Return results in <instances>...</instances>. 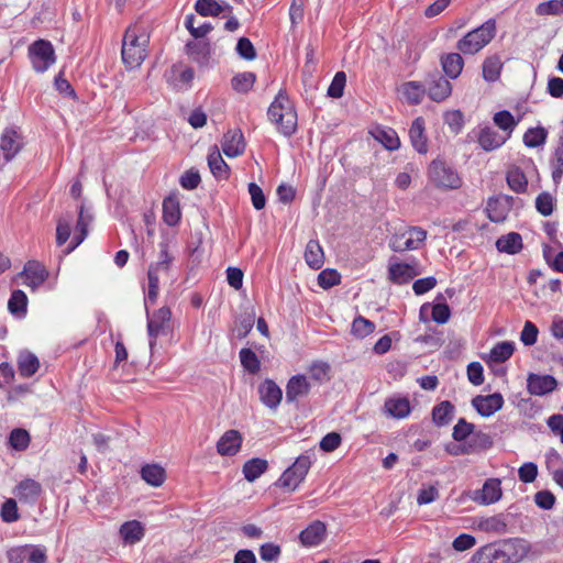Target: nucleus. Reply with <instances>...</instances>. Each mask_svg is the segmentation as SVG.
<instances>
[{
    "label": "nucleus",
    "mask_w": 563,
    "mask_h": 563,
    "mask_svg": "<svg viewBox=\"0 0 563 563\" xmlns=\"http://www.w3.org/2000/svg\"><path fill=\"white\" fill-rule=\"evenodd\" d=\"M150 35L137 24L129 26L122 38L121 57L129 69L137 68L147 56Z\"/></svg>",
    "instance_id": "f257e3e1"
},
{
    "label": "nucleus",
    "mask_w": 563,
    "mask_h": 563,
    "mask_svg": "<svg viewBox=\"0 0 563 563\" xmlns=\"http://www.w3.org/2000/svg\"><path fill=\"white\" fill-rule=\"evenodd\" d=\"M269 120L285 136H291L297 130V113L284 90H280L267 111Z\"/></svg>",
    "instance_id": "f03ea898"
},
{
    "label": "nucleus",
    "mask_w": 563,
    "mask_h": 563,
    "mask_svg": "<svg viewBox=\"0 0 563 563\" xmlns=\"http://www.w3.org/2000/svg\"><path fill=\"white\" fill-rule=\"evenodd\" d=\"M496 34V22L493 19L487 20L481 26L468 32L457 43L456 48L465 54L473 55L484 48Z\"/></svg>",
    "instance_id": "7ed1b4c3"
},
{
    "label": "nucleus",
    "mask_w": 563,
    "mask_h": 563,
    "mask_svg": "<svg viewBox=\"0 0 563 563\" xmlns=\"http://www.w3.org/2000/svg\"><path fill=\"white\" fill-rule=\"evenodd\" d=\"M429 181L439 189L452 190L462 185L459 173L443 159H433L428 167Z\"/></svg>",
    "instance_id": "20e7f679"
},
{
    "label": "nucleus",
    "mask_w": 563,
    "mask_h": 563,
    "mask_svg": "<svg viewBox=\"0 0 563 563\" xmlns=\"http://www.w3.org/2000/svg\"><path fill=\"white\" fill-rule=\"evenodd\" d=\"M311 456L308 454L299 455L296 461L284 471L276 485L288 492H294L306 478L311 467Z\"/></svg>",
    "instance_id": "39448f33"
},
{
    "label": "nucleus",
    "mask_w": 563,
    "mask_h": 563,
    "mask_svg": "<svg viewBox=\"0 0 563 563\" xmlns=\"http://www.w3.org/2000/svg\"><path fill=\"white\" fill-rule=\"evenodd\" d=\"M426 238V230L420 227H411L402 233L394 234L389 240V247L394 252L418 250Z\"/></svg>",
    "instance_id": "423d86ee"
},
{
    "label": "nucleus",
    "mask_w": 563,
    "mask_h": 563,
    "mask_svg": "<svg viewBox=\"0 0 563 563\" xmlns=\"http://www.w3.org/2000/svg\"><path fill=\"white\" fill-rule=\"evenodd\" d=\"M172 311L168 307H162L152 316L147 313V334L150 336V349L153 351L156 339L166 335L170 331Z\"/></svg>",
    "instance_id": "0eeeda50"
},
{
    "label": "nucleus",
    "mask_w": 563,
    "mask_h": 563,
    "mask_svg": "<svg viewBox=\"0 0 563 563\" xmlns=\"http://www.w3.org/2000/svg\"><path fill=\"white\" fill-rule=\"evenodd\" d=\"M29 55L35 71L44 73L55 63L53 45L48 41L37 40L29 47Z\"/></svg>",
    "instance_id": "6e6552de"
},
{
    "label": "nucleus",
    "mask_w": 563,
    "mask_h": 563,
    "mask_svg": "<svg viewBox=\"0 0 563 563\" xmlns=\"http://www.w3.org/2000/svg\"><path fill=\"white\" fill-rule=\"evenodd\" d=\"M519 545L518 540H507L495 548L482 563H517L523 556L522 553L518 552Z\"/></svg>",
    "instance_id": "1a4fd4ad"
},
{
    "label": "nucleus",
    "mask_w": 563,
    "mask_h": 563,
    "mask_svg": "<svg viewBox=\"0 0 563 563\" xmlns=\"http://www.w3.org/2000/svg\"><path fill=\"white\" fill-rule=\"evenodd\" d=\"M46 552L35 545H23L8 551L9 563H46Z\"/></svg>",
    "instance_id": "9d476101"
},
{
    "label": "nucleus",
    "mask_w": 563,
    "mask_h": 563,
    "mask_svg": "<svg viewBox=\"0 0 563 563\" xmlns=\"http://www.w3.org/2000/svg\"><path fill=\"white\" fill-rule=\"evenodd\" d=\"M48 277L46 268L36 261H29L16 278H22L23 284L32 290H36Z\"/></svg>",
    "instance_id": "9b49d317"
},
{
    "label": "nucleus",
    "mask_w": 563,
    "mask_h": 563,
    "mask_svg": "<svg viewBox=\"0 0 563 563\" xmlns=\"http://www.w3.org/2000/svg\"><path fill=\"white\" fill-rule=\"evenodd\" d=\"M23 147L22 134L13 128L5 129L0 137V150L5 162H10Z\"/></svg>",
    "instance_id": "f8f14e48"
},
{
    "label": "nucleus",
    "mask_w": 563,
    "mask_h": 563,
    "mask_svg": "<svg viewBox=\"0 0 563 563\" xmlns=\"http://www.w3.org/2000/svg\"><path fill=\"white\" fill-rule=\"evenodd\" d=\"M472 405L482 417H490L503 408L504 398L499 393L478 395L472 399Z\"/></svg>",
    "instance_id": "ddd939ff"
},
{
    "label": "nucleus",
    "mask_w": 563,
    "mask_h": 563,
    "mask_svg": "<svg viewBox=\"0 0 563 563\" xmlns=\"http://www.w3.org/2000/svg\"><path fill=\"white\" fill-rule=\"evenodd\" d=\"M558 386L556 379L551 375L530 373L527 378V389L531 395L544 396L552 393Z\"/></svg>",
    "instance_id": "4468645a"
},
{
    "label": "nucleus",
    "mask_w": 563,
    "mask_h": 563,
    "mask_svg": "<svg viewBox=\"0 0 563 563\" xmlns=\"http://www.w3.org/2000/svg\"><path fill=\"white\" fill-rule=\"evenodd\" d=\"M242 441L243 438L238 430H228L219 439L217 451L222 456H233L240 451Z\"/></svg>",
    "instance_id": "2eb2a0df"
},
{
    "label": "nucleus",
    "mask_w": 563,
    "mask_h": 563,
    "mask_svg": "<svg viewBox=\"0 0 563 563\" xmlns=\"http://www.w3.org/2000/svg\"><path fill=\"white\" fill-rule=\"evenodd\" d=\"M261 401L271 409H276L282 401L283 391L278 385L266 379L258 386Z\"/></svg>",
    "instance_id": "dca6fc26"
},
{
    "label": "nucleus",
    "mask_w": 563,
    "mask_h": 563,
    "mask_svg": "<svg viewBox=\"0 0 563 563\" xmlns=\"http://www.w3.org/2000/svg\"><path fill=\"white\" fill-rule=\"evenodd\" d=\"M428 85V95L433 101H443L451 95V82L439 74L431 75Z\"/></svg>",
    "instance_id": "f3484780"
},
{
    "label": "nucleus",
    "mask_w": 563,
    "mask_h": 563,
    "mask_svg": "<svg viewBox=\"0 0 563 563\" xmlns=\"http://www.w3.org/2000/svg\"><path fill=\"white\" fill-rule=\"evenodd\" d=\"M245 142L240 130L228 131L223 135L222 151L228 157H236L243 154Z\"/></svg>",
    "instance_id": "a211bd4d"
},
{
    "label": "nucleus",
    "mask_w": 563,
    "mask_h": 563,
    "mask_svg": "<svg viewBox=\"0 0 563 563\" xmlns=\"http://www.w3.org/2000/svg\"><path fill=\"white\" fill-rule=\"evenodd\" d=\"M507 140V136H504V134L498 133L490 126L482 128L477 134V142L486 152L499 148Z\"/></svg>",
    "instance_id": "6ab92c4d"
},
{
    "label": "nucleus",
    "mask_w": 563,
    "mask_h": 563,
    "mask_svg": "<svg viewBox=\"0 0 563 563\" xmlns=\"http://www.w3.org/2000/svg\"><path fill=\"white\" fill-rule=\"evenodd\" d=\"M310 391V384L303 375L292 376L286 386V401L295 402Z\"/></svg>",
    "instance_id": "aec40b11"
},
{
    "label": "nucleus",
    "mask_w": 563,
    "mask_h": 563,
    "mask_svg": "<svg viewBox=\"0 0 563 563\" xmlns=\"http://www.w3.org/2000/svg\"><path fill=\"white\" fill-rule=\"evenodd\" d=\"M325 532V525L319 520H316L300 532L299 539L303 545L314 547L323 541Z\"/></svg>",
    "instance_id": "412c9836"
},
{
    "label": "nucleus",
    "mask_w": 563,
    "mask_h": 563,
    "mask_svg": "<svg viewBox=\"0 0 563 563\" xmlns=\"http://www.w3.org/2000/svg\"><path fill=\"white\" fill-rule=\"evenodd\" d=\"M477 496L475 500L483 505H490L498 501L501 497L500 481L497 478H490L485 482L483 488L476 492Z\"/></svg>",
    "instance_id": "4be33fe9"
},
{
    "label": "nucleus",
    "mask_w": 563,
    "mask_h": 563,
    "mask_svg": "<svg viewBox=\"0 0 563 563\" xmlns=\"http://www.w3.org/2000/svg\"><path fill=\"white\" fill-rule=\"evenodd\" d=\"M409 137L415 150L420 154L428 152L427 136L424 134V121L422 118L413 120L409 129Z\"/></svg>",
    "instance_id": "5701e85b"
},
{
    "label": "nucleus",
    "mask_w": 563,
    "mask_h": 563,
    "mask_svg": "<svg viewBox=\"0 0 563 563\" xmlns=\"http://www.w3.org/2000/svg\"><path fill=\"white\" fill-rule=\"evenodd\" d=\"M208 166L216 178L227 179L229 177V166L222 158L217 145L212 146L208 154Z\"/></svg>",
    "instance_id": "b1692460"
},
{
    "label": "nucleus",
    "mask_w": 563,
    "mask_h": 563,
    "mask_svg": "<svg viewBox=\"0 0 563 563\" xmlns=\"http://www.w3.org/2000/svg\"><path fill=\"white\" fill-rule=\"evenodd\" d=\"M41 493V484L34 479L27 478L18 485L15 495L22 501L34 503Z\"/></svg>",
    "instance_id": "393cba45"
},
{
    "label": "nucleus",
    "mask_w": 563,
    "mask_h": 563,
    "mask_svg": "<svg viewBox=\"0 0 563 563\" xmlns=\"http://www.w3.org/2000/svg\"><path fill=\"white\" fill-rule=\"evenodd\" d=\"M389 279L395 284H406L418 275L413 266L405 263L390 264L388 267Z\"/></svg>",
    "instance_id": "a878e982"
},
{
    "label": "nucleus",
    "mask_w": 563,
    "mask_h": 563,
    "mask_svg": "<svg viewBox=\"0 0 563 563\" xmlns=\"http://www.w3.org/2000/svg\"><path fill=\"white\" fill-rule=\"evenodd\" d=\"M385 412L396 419H402L410 413V402L405 397L388 398L384 405Z\"/></svg>",
    "instance_id": "bb28decb"
},
{
    "label": "nucleus",
    "mask_w": 563,
    "mask_h": 563,
    "mask_svg": "<svg viewBox=\"0 0 563 563\" xmlns=\"http://www.w3.org/2000/svg\"><path fill=\"white\" fill-rule=\"evenodd\" d=\"M40 367V361L37 356L29 351L20 352L18 356V369L21 376L31 377Z\"/></svg>",
    "instance_id": "cd10ccee"
},
{
    "label": "nucleus",
    "mask_w": 563,
    "mask_h": 563,
    "mask_svg": "<svg viewBox=\"0 0 563 563\" xmlns=\"http://www.w3.org/2000/svg\"><path fill=\"white\" fill-rule=\"evenodd\" d=\"M496 247L499 252L507 254H517L522 249L521 235L517 232H510L506 235H501L496 241Z\"/></svg>",
    "instance_id": "c85d7f7f"
},
{
    "label": "nucleus",
    "mask_w": 563,
    "mask_h": 563,
    "mask_svg": "<svg viewBox=\"0 0 563 563\" xmlns=\"http://www.w3.org/2000/svg\"><path fill=\"white\" fill-rule=\"evenodd\" d=\"M173 261H174V256L169 253L168 243L161 242L158 260H157V262L152 263L148 266V269L153 271L154 273H156L158 275H167L170 269V265H172Z\"/></svg>",
    "instance_id": "c756f323"
},
{
    "label": "nucleus",
    "mask_w": 563,
    "mask_h": 563,
    "mask_svg": "<svg viewBox=\"0 0 563 563\" xmlns=\"http://www.w3.org/2000/svg\"><path fill=\"white\" fill-rule=\"evenodd\" d=\"M141 477L148 485L159 487L165 482L166 473L158 464H146L141 468Z\"/></svg>",
    "instance_id": "7c9ffc66"
},
{
    "label": "nucleus",
    "mask_w": 563,
    "mask_h": 563,
    "mask_svg": "<svg viewBox=\"0 0 563 563\" xmlns=\"http://www.w3.org/2000/svg\"><path fill=\"white\" fill-rule=\"evenodd\" d=\"M180 206L179 200L176 197H167L163 201V220L169 225H176L180 220Z\"/></svg>",
    "instance_id": "2f4dec72"
},
{
    "label": "nucleus",
    "mask_w": 563,
    "mask_h": 563,
    "mask_svg": "<svg viewBox=\"0 0 563 563\" xmlns=\"http://www.w3.org/2000/svg\"><path fill=\"white\" fill-rule=\"evenodd\" d=\"M442 68L445 75L452 79H455L460 76L464 60L459 53H450L441 58Z\"/></svg>",
    "instance_id": "473e14b6"
},
{
    "label": "nucleus",
    "mask_w": 563,
    "mask_h": 563,
    "mask_svg": "<svg viewBox=\"0 0 563 563\" xmlns=\"http://www.w3.org/2000/svg\"><path fill=\"white\" fill-rule=\"evenodd\" d=\"M306 263L313 269H319L324 263L323 250L319 242L310 240L305 250Z\"/></svg>",
    "instance_id": "72a5a7b5"
},
{
    "label": "nucleus",
    "mask_w": 563,
    "mask_h": 563,
    "mask_svg": "<svg viewBox=\"0 0 563 563\" xmlns=\"http://www.w3.org/2000/svg\"><path fill=\"white\" fill-rule=\"evenodd\" d=\"M454 416V406L448 401H441L432 409V420L438 427L448 426Z\"/></svg>",
    "instance_id": "f704fd0d"
},
{
    "label": "nucleus",
    "mask_w": 563,
    "mask_h": 563,
    "mask_svg": "<svg viewBox=\"0 0 563 563\" xmlns=\"http://www.w3.org/2000/svg\"><path fill=\"white\" fill-rule=\"evenodd\" d=\"M478 528L484 532L504 534L507 532V522L503 515H496L481 519Z\"/></svg>",
    "instance_id": "c9c22d12"
},
{
    "label": "nucleus",
    "mask_w": 563,
    "mask_h": 563,
    "mask_svg": "<svg viewBox=\"0 0 563 563\" xmlns=\"http://www.w3.org/2000/svg\"><path fill=\"white\" fill-rule=\"evenodd\" d=\"M268 467V463L264 459L254 457L246 461L243 465V474L247 482H254L263 473L266 472Z\"/></svg>",
    "instance_id": "e433bc0d"
},
{
    "label": "nucleus",
    "mask_w": 563,
    "mask_h": 563,
    "mask_svg": "<svg viewBox=\"0 0 563 563\" xmlns=\"http://www.w3.org/2000/svg\"><path fill=\"white\" fill-rule=\"evenodd\" d=\"M120 536L124 542L134 544L143 538L144 529L136 520L128 521L121 526Z\"/></svg>",
    "instance_id": "4c0bfd02"
},
{
    "label": "nucleus",
    "mask_w": 563,
    "mask_h": 563,
    "mask_svg": "<svg viewBox=\"0 0 563 563\" xmlns=\"http://www.w3.org/2000/svg\"><path fill=\"white\" fill-rule=\"evenodd\" d=\"M373 136L388 151L398 150L400 146V141L396 131L390 128H377L375 132H373Z\"/></svg>",
    "instance_id": "58836bf2"
},
{
    "label": "nucleus",
    "mask_w": 563,
    "mask_h": 563,
    "mask_svg": "<svg viewBox=\"0 0 563 563\" xmlns=\"http://www.w3.org/2000/svg\"><path fill=\"white\" fill-rule=\"evenodd\" d=\"M492 444L493 441L488 434L477 432L472 434L468 442L464 445L463 449H461V452L466 454L475 453L490 448Z\"/></svg>",
    "instance_id": "ea45409f"
},
{
    "label": "nucleus",
    "mask_w": 563,
    "mask_h": 563,
    "mask_svg": "<svg viewBox=\"0 0 563 563\" xmlns=\"http://www.w3.org/2000/svg\"><path fill=\"white\" fill-rule=\"evenodd\" d=\"M91 216L86 213L85 212V207L84 205H81L79 207V214H78V220H77V225H76V235L74 238L75 240V243L73 244V246L69 249L68 252L75 250L87 236L88 234V225L91 221Z\"/></svg>",
    "instance_id": "a19ab883"
},
{
    "label": "nucleus",
    "mask_w": 563,
    "mask_h": 563,
    "mask_svg": "<svg viewBox=\"0 0 563 563\" xmlns=\"http://www.w3.org/2000/svg\"><path fill=\"white\" fill-rule=\"evenodd\" d=\"M424 86L418 81H408L401 86V92L407 101L411 104L421 102L424 95Z\"/></svg>",
    "instance_id": "79ce46f5"
},
{
    "label": "nucleus",
    "mask_w": 563,
    "mask_h": 563,
    "mask_svg": "<svg viewBox=\"0 0 563 563\" xmlns=\"http://www.w3.org/2000/svg\"><path fill=\"white\" fill-rule=\"evenodd\" d=\"M507 184L516 192L521 194L527 190L528 179L519 167H514L507 172Z\"/></svg>",
    "instance_id": "37998d69"
},
{
    "label": "nucleus",
    "mask_w": 563,
    "mask_h": 563,
    "mask_svg": "<svg viewBox=\"0 0 563 563\" xmlns=\"http://www.w3.org/2000/svg\"><path fill=\"white\" fill-rule=\"evenodd\" d=\"M550 164L553 181L559 184L563 177V134L559 139V144L554 150Z\"/></svg>",
    "instance_id": "c03bdc74"
},
{
    "label": "nucleus",
    "mask_w": 563,
    "mask_h": 563,
    "mask_svg": "<svg viewBox=\"0 0 563 563\" xmlns=\"http://www.w3.org/2000/svg\"><path fill=\"white\" fill-rule=\"evenodd\" d=\"M486 211L489 220L497 223L505 221L509 213L498 197L488 199Z\"/></svg>",
    "instance_id": "a18cd8bd"
},
{
    "label": "nucleus",
    "mask_w": 563,
    "mask_h": 563,
    "mask_svg": "<svg viewBox=\"0 0 563 563\" xmlns=\"http://www.w3.org/2000/svg\"><path fill=\"white\" fill-rule=\"evenodd\" d=\"M493 121L499 129L504 131V136H507V139L510 137L514 129L517 125V121L515 120L514 115L507 110L496 112L494 114Z\"/></svg>",
    "instance_id": "49530a36"
},
{
    "label": "nucleus",
    "mask_w": 563,
    "mask_h": 563,
    "mask_svg": "<svg viewBox=\"0 0 563 563\" xmlns=\"http://www.w3.org/2000/svg\"><path fill=\"white\" fill-rule=\"evenodd\" d=\"M515 345L512 342L504 341L497 343L489 352V360L495 363L506 362L512 355Z\"/></svg>",
    "instance_id": "de8ad7c7"
},
{
    "label": "nucleus",
    "mask_w": 563,
    "mask_h": 563,
    "mask_svg": "<svg viewBox=\"0 0 563 563\" xmlns=\"http://www.w3.org/2000/svg\"><path fill=\"white\" fill-rule=\"evenodd\" d=\"M548 131L542 128H531L528 129L527 132L523 135V143L527 147H538L540 145H543L547 141Z\"/></svg>",
    "instance_id": "09e8293b"
},
{
    "label": "nucleus",
    "mask_w": 563,
    "mask_h": 563,
    "mask_svg": "<svg viewBox=\"0 0 563 563\" xmlns=\"http://www.w3.org/2000/svg\"><path fill=\"white\" fill-rule=\"evenodd\" d=\"M27 297L23 290H13L9 302L8 309L12 314H24L26 312Z\"/></svg>",
    "instance_id": "8fccbe9b"
},
{
    "label": "nucleus",
    "mask_w": 563,
    "mask_h": 563,
    "mask_svg": "<svg viewBox=\"0 0 563 563\" xmlns=\"http://www.w3.org/2000/svg\"><path fill=\"white\" fill-rule=\"evenodd\" d=\"M547 466L552 473L554 482L563 488V460L558 452L549 454Z\"/></svg>",
    "instance_id": "3c124183"
},
{
    "label": "nucleus",
    "mask_w": 563,
    "mask_h": 563,
    "mask_svg": "<svg viewBox=\"0 0 563 563\" xmlns=\"http://www.w3.org/2000/svg\"><path fill=\"white\" fill-rule=\"evenodd\" d=\"M240 361L245 371L250 374H257L261 369V362L251 349H242L240 351Z\"/></svg>",
    "instance_id": "603ef678"
},
{
    "label": "nucleus",
    "mask_w": 563,
    "mask_h": 563,
    "mask_svg": "<svg viewBox=\"0 0 563 563\" xmlns=\"http://www.w3.org/2000/svg\"><path fill=\"white\" fill-rule=\"evenodd\" d=\"M195 10L202 16H217L224 11V8L216 0H197Z\"/></svg>",
    "instance_id": "864d4df0"
},
{
    "label": "nucleus",
    "mask_w": 563,
    "mask_h": 563,
    "mask_svg": "<svg viewBox=\"0 0 563 563\" xmlns=\"http://www.w3.org/2000/svg\"><path fill=\"white\" fill-rule=\"evenodd\" d=\"M501 69V62L497 56L488 57L483 63V77L487 81L498 79Z\"/></svg>",
    "instance_id": "5fc2aeb1"
},
{
    "label": "nucleus",
    "mask_w": 563,
    "mask_h": 563,
    "mask_svg": "<svg viewBox=\"0 0 563 563\" xmlns=\"http://www.w3.org/2000/svg\"><path fill=\"white\" fill-rule=\"evenodd\" d=\"M255 82V75L250 71L238 74L231 80L232 88L238 92H247Z\"/></svg>",
    "instance_id": "6e6d98bb"
},
{
    "label": "nucleus",
    "mask_w": 563,
    "mask_h": 563,
    "mask_svg": "<svg viewBox=\"0 0 563 563\" xmlns=\"http://www.w3.org/2000/svg\"><path fill=\"white\" fill-rule=\"evenodd\" d=\"M187 54L196 62H203L209 54V44L205 42H188L186 45Z\"/></svg>",
    "instance_id": "4d7b16f0"
},
{
    "label": "nucleus",
    "mask_w": 563,
    "mask_h": 563,
    "mask_svg": "<svg viewBox=\"0 0 563 563\" xmlns=\"http://www.w3.org/2000/svg\"><path fill=\"white\" fill-rule=\"evenodd\" d=\"M375 330L374 322L365 319L364 317H356L352 323V333L357 338H365L373 333Z\"/></svg>",
    "instance_id": "13d9d810"
},
{
    "label": "nucleus",
    "mask_w": 563,
    "mask_h": 563,
    "mask_svg": "<svg viewBox=\"0 0 563 563\" xmlns=\"http://www.w3.org/2000/svg\"><path fill=\"white\" fill-rule=\"evenodd\" d=\"M9 442L13 449L23 451L30 444V434L24 429H14L10 433Z\"/></svg>",
    "instance_id": "bf43d9fd"
},
{
    "label": "nucleus",
    "mask_w": 563,
    "mask_h": 563,
    "mask_svg": "<svg viewBox=\"0 0 563 563\" xmlns=\"http://www.w3.org/2000/svg\"><path fill=\"white\" fill-rule=\"evenodd\" d=\"M71 216H67V218H60L57 221L56 228V243L57 245H63L67 242L71 232Z\"/></svg>",
    "instance_id": "052dcab7"
},
{
    "label": "nucleus",
    "mask_w": 563,
    "mask_h": 563,
    "mask_svg": "<svg viewBox=\"0 0 563 563\" xmlns=\"http://www.w3.org/2000/svg\"><path fill=\"white\" fill-rule=\"evenodd\" d=\"M538 15H559L563 13V0L541 2L536 8Z\"/></svg>",
    "instance_id": "680f3d73"
},
{
    "label": "nucleus",
    "mask_w": 563,
    "mask_h": 563,
    "mask_svg": "<svg viewBox=\"0 0 563 563\" xmlns=\"http://www.w3.org/2000/svg\"><path fill=\"white\" fill-rule=\"evenodd\" d=\"M554 198L549 192H541L536 199V208L543 217H549L553 212Z\"/></svg>",
    "instance_id": "e2e57ef3"
},
{
    "label": "nucleus",
    "mask_w": 563,
    "mask_h": 563,
    "mask_svg": "<svg viewBox=\"0 0 563 563\" xmlns=\"http://www.w3.org/2000/svg\"><path fill=\"white\" fill-rule=\"evenodd\" d=\"M474 424L467 422L464 418L459 419L457 423L453 428L452 437L455 441H464L471 434H473Z\"/></svg>",
    "instance_id": "0e129e2a"
},
{
    "label": "nucleus",
    "mask_w": 563,
    "mask_h": 563,
    "mask_svg": "<svg viewBox=\"0 0 563 563\" xmlns=\"http://www.w3.org/2000/svg\"><path fill=\"white\" fill-rule=\"evenodd\" d=\"M341 275L335 269H324L318 275V284L323 289L339 285Z\"/></svg>",
    "instance_id": "69168bd1"
},
{
    "label": "nucleus",
    "mask_w": 563,
    "mask_h": 563,
    "mask_svg": "<svg viewBox=\"0 0 563 563\" xmlns=\"http://www.w3.org/2000/svg\"><path fill=\"white\" fill-rule=\"evenodd\" d=\"M280 554V547L273 542H267L260 547V556L264 562H276Z\"/></svg>",
    "instance_id": "338daca9"
},
{
    "label": "nucleus",
    "mask_w": 563,
    "mask_h": 563,
    "mask_svg": "<svg viewBox=\"0 0 563 563\" xmlns=\"http://www.w3.org/2000/svg\"><path fill=\"white\" fill-rule=\"evenodd\" d=\"M345 82H346V75L344 71H338L333 79H332V82L330 84L329 88H328V96L332 97V98H340L342 97L343 95V90H344V87H345Z\"/></svg>",
    "instance_id": "774afa93"
}]
</instances>
